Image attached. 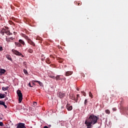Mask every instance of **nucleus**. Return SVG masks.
Returning <instances> with one entry per match:
<instances>
[{
  "instance_id": "nucleus-6",
  "label": "nucleus",
  "mask_w": 128,
  "mask_h": 128,
  "mask_svg": "<svg viewBox=\"0 0 128 128\" xmlns=\"http://www.w3.org/2000/svg\"><path fill=\"white\" fill-rule=\"evenodd\" d=\"M58 96L60 98H64V93L62 92H59L58 93Z\"/></svg>"
},
{
  "instance_id": "nucleus-2",
  "label": "nucleus",
  "mask_w": 128,
  "mask_h": 128,
  "mask_svg": "<svg viewBox=\"0 0 128 128\" xmlns=\"http://www.w3.org/2000/svg\"><path fill=\"white\" fill-rule=\"evenodd\" d=\"M17 94L18 96V100L20 102H22V94L20 90H18L17 91Z\"/></svg>"
},
{
  "instance_id": "nucleus-42",
  "label": "nucleus",
  "mask_w": 128,
  "mask_h": 128,
  "mask_svg": "<svg viewBox=\"0 0 128 128\" xmlns=\"http://www.w3.org/2000/svg\"><path fill=\"white\" fill-rule=\"evenodd\" d=\"M34 82H38V84L40 81H38V80H34Z\"/></svg>"
},
{
  "instance_id": "nucleus-40",
  "label": "nucleus",
  "mask_w": 128,
  "mask_h": 128,
  "mask_svg": "<svg viewBox=\"0 0 128 128\" xmlns=\"http://www.w3.org/2000/svg\"><path fill=\"white\" fill-rule=\"evenodd\" d=\"M34 106H36V102H34L33 104Z\"/></svg>"
},
{
  "instance_id": "nucleus-22",
  "label": "nucleus",
  "mask_w": 128,
  "mask_h": 128,
  "mask_svg": "<svg viewBox=\"0 0 128 128\" xmlns=\"http://www.w3.org/2000/svg\"><path fill=\"white\" fill-rule=\"evenodd\" d=\"M105 112H106V114H110V111L109 110H106Z\"/></svg>"
},
{
  "instance_id": "nucleus-14",
  "label": "nucleus",
  "mask_w": 128,
  "mask_h": 128,
  "mask_svg": "<svg viewBox=\"0 0 128 128\" xmlns=\"http://www.w3.org/2000/svg\"><path fill=\"white\" fill-rule=\"evenodd\" d=\"M0 33L2 36H4V28H2V30L0 32Z\"/></svg>"
},
{
  "instance_id": "nucleus-12",
  "label": "nucleus",
  "mask_w": 128,
  "mask_h": 128,
  "mask_svg": "<svg viewBox=\"0 0 128 128\" xmlns=\"http://www.w3.org/2000/svg\"><path fill=\"white\" fill-rule=\"evenodd\" d=\"M71 74H72V72L70 71H68L66 72V76H71Z\"/></svg>"
},
{
  "instance_id": "nucleus-32",
  "label": "nucleus",
  "mask_w": 128,
  "mask_h": 128,
  "mask_svg": "<svg viewBox=\"0 0 128 128\" xmlns=\"http://www.w3.org/2000/svg\"><path fill=\"white\" fill-rule=\"evenodd\" d=\"M38 84H40V86H44L42 84V82H39Z\"/></svg>"
},
{
  "instance_id": "nucleus-37",
  "label": "nucleus",
  "mask_w": 128,
  "mask_h": 128,
  "mask_svg": "<svg viewBox=\"0 0 128 128\" xmlns=\"http://www.w3.org/2000/svg\"><path fill=\"white\" fill-rule=\"evenodd\" d=\"M28 86H29L30 88H32V86H32V85L30 84V83L28 84Z\"/></svg>"
},
{
  "instance_id": "nucleus-36",
  "label": "nucleus",
  "mask_w": 128,
  "mask_h": 128,
  "mask_svg": "<svg viewBox=\"0 0 128 128\" xmlns=\"http://www.w3.org/2000/svg\"><path fill=\"white\" fill-rule=\"evenodd\" d=\"M78 98H80V94H77L76 98V100H78Z\"/></svg>"
},
{
  "instance_id": "nucleus-49",
  "label": "nucleus",
  "mask_w": 128,
  "mask_h": 128,
  "mask_svg": "<svg viewBox=\"0 0 128 128\" xmlns=\"http://www.w3.org/2000/svg\"><path fill=\"white\" fill-rule=\"evenodd\" d=\"M0 8H2V6H0Z\"/></svg>"
},
{
  "instance_id": "nucleus-23",
  "label": "nucleus",
  "mask_w": 128,
  "mask_h": 128,
  "mask_svg": "<svg viewBox=\"0 0 128 128\" xmlns=\"http://www.w3.org/2000/svg\"><path fill=\"white\" fill-rule=\"evenodd\" d=\"M9 30H6L5 28H4V34H6L8 36V34Z\"/></svg>"
},
{
  "instance_id": "nucleus-5",
  "label": "nucleus",
  "mask_w": 128,
  "mask_h": 128,
  "mask_svg": "<svg viewBox=\"0 0 128 128\" xmlns=\"http://www.w3.org/2000/svg\"><path fill=\"white\" fill-rule=\"evenodd\" d=\"M66 108L68 110L70 111L72 110V106H70V104H67L66 105Z\"/></svg>"
},
{
  "instance_id": "nucleus-28",
  "label": "nucleus",
  "mask_w": 128,
  "mask_h": 128,
  "mask_svg": "<svg viewBox=\"0 0 128 128\" xmlns=\"http://www.w3.org/2000/svg\"><path fill=\"white\" fill-rule=\"evenodd\" d=\"M89 96L92 98V92H90L89 93Z\"/></svg>"
},
{
  "instance_id": "nucleus-39",
  "label": "nucleus",
  "mask_w": 128,
  "mask_h": 128,
  "mask_svg": "<svg viewBox=\"0 0 128 128\" xmlns=\"http://www.w3.org/2000/svg\"><path fill=\"white\" fill-rule=\"evenodd\" d=\"M112 110H114V112H116V108H113Z\"/></svg>"
},
{
  "instance_id": "nucleus-17",
  "label": "nucleus",
  "mask_w": 128,
  "mask_h": 128,
  "mask_svg": "<svg viewBox=\"0 0 128 128\" xmlns=\"http://www.w3.org/2000/svg\"><path fill=\"white\" fill-rule=\"evenodd\" d=\"M46 64H50V58H47L46 60Z\"/></svg>"
},
{
  "instance_id": "nucleus-27",
  "label": "nucleus",
  "mask_w": 128,
  "mask_h": 128,
  "mask_svg": "<svg viewBox=\"0 0 128 128\" xmlns=\"http://www.w3.org/2000/svg\"><path fill=\"white\" fill-rule=\"evenodd\" d=\"M12 33L10 32L9 30L8 34V36H12Z\"/></svg>"
},
{
  "instance_id": "nucleus-29",
  "label": "nucleus",
  "mask_w": 128,
  "mask_h": 128,
  "mask_svg": "<svg viewBox=\"0 0 128 128\" xmlns=\"http://www.w3.org/2000/svg\"><path fill=\"white\" fill-rule=\"evenodd\" d=\"M0 104H1L2 106H3V104H4V102L0 100Z\"/></svg>"
},
{
  "instance_id": "nucleus-16",
  "label": "nucleus",
  "mask_w": 128,
  "mask_h": 128,
  "mask_svg": "<svg viewBox=\"0 0 128 128\" xmlns=\"http://www.w3.org/2000/svg\"><path fill=\"white\" fill-rule=\"evenodd\" d=\"M14 44H15V45L16 46H18V47L22 46V44H20V42H15Z\"/></svg>"
},
{
  "instance_id": "nucleus-46",
  "label": "nucleus",
  "mask_w": 128,
  "mask_h": 128,
  "mask_svg": "<svg viewBox=\"0 0 128 128\" xmlns=\"http://www.w3.org/2000/svg\"><path fill=\"white\" fill-rule=\"evenodd\" d=\"M14 34L16 36V32H14Z\"/></svg>"
},
{
  "instance_id": "nucleus-20",
  "label": "nucleus",
  "mask_w": 128,
  "mask_h": 128,
  "mask_svg": "<svg viewBox=\"0 0 128 128\" xmlns=\"http://www.w3.org/2000/svg\"><path fill=\"white\" fill-rule=\"evenodd\" d=\"M2 90H4V91L8 90V86L2 87Z\"/></svg>"
},
{
  "instance_id": "nucleus-43",
  "label": "nucleus",
  "mask_w": 128,
  "mask_h": 128,
  "mask_svg": "<svg viewBox=\"0 0 128 128\" xmlns=\"http://www.w3.org/2000/svg\"><path fill=\"white\" fill-rule=\"evenodd\" d=\"M44 128H48V126H44Z\"/></svg>"
},
{
  "instance_id": "nucleus-3",
  "label": "nucleus",
  "mask_w": 128,
  "mask_h": 128,
  "mask_svg": "<svg viewBox=\"0 0 128 128\" xmlns=\"http://www.w3.org/2000/svg\"><path fill=\"white\" fill-rule=\"evenodd\" d=\"M16 128H26V124H24V123H22V122H20L16 124Z\"/></svg>"
},
{
  "instance_id": "nucleus-25",
  "label": "nucleus",
  "mask_w": 128,
  "mask_h": 128,
  "mask_svg": "<svg viewBox=\"0 0 128 128\" xmlns=\"http://www.w3.org/2000/svg\"><path fill=\"white\" fill-rule=\"evenodd\" d=\"M84 106H86L88 104V100L86 99L84 102Z\"/></svg>"
},
{
  "instance_id": "nucleus-45",
  "label": "nucleus",
  "mask_w": 128,
  "mask_h": 128,
  "mask_svg": "<svg viewBox=\"0 0 128 128\" xmlns=\"http://www.w3.org/2000/svg\"><path fill=\"white\" fill-rule=\"evenodd\" d=\"M80 4H81V3H79V4H78V6H80Z\"/></svg>"
},
{
  "instance_id": "nucleus-38",
  "label": "nucleus",
  "mask_w": 128,
  "mask_h": 128,
  "mask_svg": "<svg viewBox=\"0 0 128 128\" xmlns=\"http://www.w3.org/2000/svg\"><path fill=\"white\" fill-rule=\"evenodd\" d=\"M66 78H62V80H64V82H66Z\"/></svg>"
},
{
  "instance_id": "nucleus-13",
  "label": "nucleus",
  "mask_w": 128,
  "mask_h": 128,
  "mask_svg": "<svg viewBox=\"0 0 128 128\" xmlns=\"http://www.w3.org/2000/svg\"><path fill=\"white\" fill-rule=\"evenodd\" d=\"M6 58L8 60L12 62V56H10V55H6Z\"/></svg>"
},
{
  "instance_id": "nucleus-47",
  "label": "nucleus",
  "mask_w": 128,
  "mask_h": 128,
  "mask_svg": "<svg viewBox=\"0 0 128 128\" xmlns=\"http://www.w3.org/2000/svg\"><path fill=\"white\" fill-rule=\"evenodd\" d=\"M77 90H80V88H77Z\"/></svg>"
},
{
  "instance_id": "nucleus-41",
  "label": "nucleus",
  "mask_w": 128,
  "mask_h": 128,
  "mask_svg": "<svg viewBox=\"0 0 128 128\" xmlns=\"http://www.w3.org/2000/svg\"><path fill=\"white\" fill-rule=\"evenodd\" d=\"M52 78H53L54 80L56 78V77L54 76H51Z\"/></svg>"
},
{
  "instance_id": "nucleus-10",
  "label": "nucleus",
  "mask_w": 128,
  "mask_h": 128,
  "mask_svg": "<svg viewBox=\"0 0 128 128\" xmlns=\"http://www.w3.org/2000/svg\"><path fill=\"white\" fill-rule=\"evenodd\" d=\"M56 80H62V78L60 77V75H58L56 76Z\"/></svg>"
},
{
  "instance_id": "nucleus-15",
  "label": "nucleus",
  "mask_w": 128,
  "mask_h": 128,
  "mask_svg": "<svg viewBox=\"0 0 128 128\" xmlns=\"http://www.w3.org/2000/svg\"><path fill=\"white\" fill-rule=\"evenodd\" d=\"M19 42L20 43V44H23V46H24L26 44V43H24V42L22 40H18Z\"/></svg>"
},
{
  "instance_id": "nucleus-19",
  "label": "nucleus",
  "mask_w": 128,
  "mask_h": 128,
  "mask_svg": "<svg viewBox=\"0 0 128 128\" xmlns=\"http://www.w3.org/2000/svg\"><path fill=\"white\" fill-rule=\"evenodd\" d=\"M58 62H60V64H62V62H64V59L62 58H58Z\"/></svg>"
},
{
  "instance_id": "nucleus-48",
  "label": "nucleus",
  "mask_w": 128,
  "mask_h": 128,
  "mask_svg": "<svg viewBox=\"0 0 128 128\" xmlns=\"http://www.w3.org/2000/svg\"><path fill=\"white\" fill-rule=\"evenodd\" d=\"M5 100H8V98H5Z\"/></svg>"
},
{
  "instance_id": "nucleus-24",
  "label": "nucleus",
  "mask_w": 128,
  "mask_h": 128,
  "mask_svg": "<svg viewBox=\"0 0 128 128\" xmlns=\"http://www.w3.org/2000/svg\"><path fill=\"white\" fill-rule=\"evenodd\" d=\"M24 74H28V71L26 69L24 70Z\"/></svg>"
},
{
  "instance_id": "nucleus-34",
  "label": "nucleus",
  "mask_w": 128,
  "mask_h": 128,
  "mask_svg": "<svg viewBox=\"0 0 128 128\" xmlns=\"http://www.w3.org/2000/svg\"><path fill=\"white\" fill-rule=\"evenodd\" d=\"M34 82H35L34 80L32 81V86H36V84H34Z\"/></svg>"
},
{
  "instance_id": "nucleus-4",
  "label": "nucleus",
  "mask_w": 128,
  "mask_h": 128,
  "mask_svg": "<svg viewBox=\"0 0 128 128\" xmlns=\"http://www.w3.org/2000/svg\"><path fill=\"white\" fill-rule=\"evenodd\" d=\"M12 52H14V54H16V56H22V53L18 51L15 50H12Z\"/></svg>"
},
{
  "instance_id": "nucleus-18",
  "label": "nucleus",
  "mask_w": 128,
  "mask_h": 128,
  "mask_svg": "<svg viewBox=\"0 0 128 128\" xmlns=\"http://www.w3.org/2000/svg\"><path fill=\"white\" fill-rule=\"evenodd\" d=\"M6 95L4 94H0V98H4Z\"/></svg>"
},
{
  "instance_id": "nucleus-26",
  "label": "nucleus",
  "mask_w": 128,
  "mask_h": 128,
  "mask_svg": "<svg viewBox=\"0 0 128 128\" xmlns=\"http://www.w3.org/2000/svg\"><path fill=\"white\" fill-rule=\"evenodd\" d=\"M82 94H83V96H86V92L82 91Z\"/></svg>"
},
{
  "instance_id": "nucleus-31",
  "label": "nucleus",
  "mask_w": 128,
  "mask_h": 128,
  "mask_svg": "<svg viewBox=\"0 0 128 128\" xmlns=\"http://www.w3.org/2000/svg\"><path fill=\"white\" fill-rule=\"evenodd\" d=\"M0 126H4V122H0Z\"/></svg>"
},
{
  "instance_id": "nucleus-21",
  "label": "nucleus",
  "mask_w": 128,
  "mask_h": 128,
  "mask_svg": "<svg viewBox=\"0 0 128 128\" xmlns=\"http://www.w3.org/2000/svg\"><path fill=\"white\" fill-rule=\"evenodd\" d=\"M28 52H30V54H32V52H34V51L32 50L29 48L28 50Z\"/></svg>"
},
{
  "instance_id": "nucleus-7",
  "label": "nucleus",
  "mask_w": 128,
  "mask_h": 128,
  "mask_svg": "<svg viewBox=\"0 0 128 128\" xmlns=\"http://www.w3.org/2000/svg\"><path fill=\"white\" fill-rule=\"evenodd\" d=\"M28 42L29 43V44H30V46H36V44H34V42H32V40L28 39Z\"/></svg>"
},
{
  "instance_id": "nucleus-44",
  "label": "nucleus",
  "mask_w": 128,
  "mask_h": 128,
  "mask_svg": "<svg viewBox=\"0 0 128 128\" xmlns=\"http://www.w3.org/2000/svg\"><path fill=\"white\" fill-rule=\"evenodd\" d=\"M4 28H6L7 30H8V27L4 26Z\"/></svg>"
},
{
  "instance_id": "nucleus-11",
  "label": "nucleus",
  "mask_w": 128,
  "mask_h": 128,
  "mask_svg": "<svg viewBox=\"0 0 128 128\" xmlns=\"http://www.w3.org/2000/svg\"><path fill=\"white\" fill-rule=\"evenodd\" d=\"M14 38L11 37L10 38H6V40L8 42H12V40H14Z\"/></svg>"
},
{
  "instance_id": "nucleus-1",
  "label": "nucleus",
  "mask_w": 128,
  "mask_h": 128,
  "mask_svg": "<svg viewBox=\"0 0 128 128\" xmlns=\"http://www.w3.org/2000/svg\"><path fill=\"white\" fill-rule=\"evenodd\" d=\"M98 120V118L94 114H91L89 118L85 121L84 124H86L87 128H92V124H96Z\"/></svg>"
},
{
  "instance_id": "nucleus-33",
  "label": "nucleus",
  "mask_w": 128,
  "mask_h": 128,
  "mask_svg": "<svg viewBox=\"0 0 128 128\" xmlns=\"http://www.w3.org/2000/svg\"><path fill=\"white\" fill-rule=\"evenodd\" d=\"M2 50H4L2 47L0 46V52H2Z\"/></svg>"
},
{
  "instance_id": "nucleus-30",
  "label": "nucleus",
  "mask_w": 128,
  "mask_h": 128,
  "mask_svg": "<svg viewBox=\"0 0 128 128\" xmlns=\"http://www.w3.org/2000/svg\"><path fill=\"white\" fill-rule=\"evenodd\" d=\"M24 38H26V40H27L28 41V40H30V39L28 38V36H24Z\"/></svg>"
},
{
  "instance_id": "nucleus-8",
  "label": "nucleus",
  "mask_w": 128,
  "mask_h": 128,
  "mask_svg": "<svg viewBox=\"0 0 128 128\" xmlns=\"http://www.w3.org/2000/svg\"><path fill=\"white\" fill-rule=\"evenodd\" d=\"M70 100H74L76 102H78V99H76V98H74V94H71L70 96Z\"/></svg>"
},
{
  "instance_id": "nucleus-9",
  "label": "nucleus",
  "mask_w": 128,
  "mask_h": 128,
  "mask_svg": "<svg viewBox=\"0 0 128 128\" xmlns=\"http://www.w3.org/2000/svg\"><path fill=\"white\" fill-rule=\"evenodd\" d=\"M6 70L1 68L0 70V76H2V74H6Z\"/></svg>"
},
{
  "instance_id": "nucleus-35",
  "label": "nucleus",
  "mask_w": 128,
  "mask_h": 128,
  "mask_svg": "<svg viewBox=\"0 0 128 128\" xmlns=\"http://www.w3.org/2000/svg\"><path fill=\"white\" fill-rule=\"evenodd\" d=\"M4 108H8V106H6V105L5 103H4V104H3Z\"/></svg>"
}]
</instances>
